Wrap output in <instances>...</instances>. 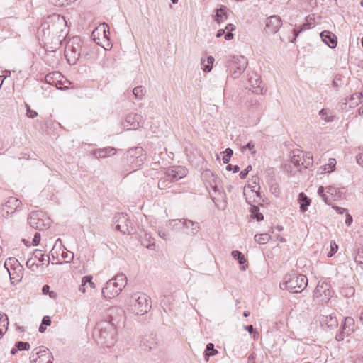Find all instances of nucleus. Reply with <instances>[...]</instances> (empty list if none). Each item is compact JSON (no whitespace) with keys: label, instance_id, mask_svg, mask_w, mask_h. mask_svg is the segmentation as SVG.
I'll list each match as a JSON object with an SVG mask.
<instances>
[{"label":"nucleus","instance_id":"f257e3e1","mask_svg":"<svg viewBox=\"0 0 363 363\" xmlns=\"http://www.w3.org/2000/svg\"><path fill=\"white\" fill-rule=\"evenodd\" d=\"M67 25L65 18L59 14L48 16L38 29V33H43L45 40L50 38L60 37Z\"/></svg>","mask_w":363,"mask_h":363},{"label":"nucleus","instance_id":"f03ea898","mask_svg":"<svg viewBox=\"0 0 363 363\" xmlns=\"http://www.w3.org/2000/svg\"><path fill=\"white\" fill-rule=\"evenodd\" d=\"M116 334V325L112 317L97 323L93 331L94 337L108 347L113 344Z\"/></svg>","mask_w":363,"mask_h":363},{"label":"nucleus","instance_id":"7ed1b4c3","mask_svg":"<svg viewBox=\"0 0 363 363\" xmlns=\"http://www.w3.org/2000/svg\"><path fill=\"white\" fill-rule=\"evenodd\" d=\"M307 284L308 279L305 275L291 272L285 275L284 280L279 284V287L291 293H300Z\"/></svg>","mask_w":363,"mask_h":363},{"label":"nucleus","instance_id":"20e7f679","mask_svg":"<svg viewBox=\"0 0 363 363\" xmlns=\"http://www.w3.org/2000/svg\"><path fill=\"white\" fill-rule=\"evenodd\" d=\"M128 310L135 315H143L151 308L150 298L145 294L135 293L127 301Z\"/></svg>","mask_w":363,"mask_h":363},{"label":"nucleus","instance_id":"39448f33","mask_svg":"<svg viewBox=\"0 0 363 363\" xmlns=\"http://www.w3.org/2000/svg\"><path fill=\"white\" fill-rule=\"evenodd\" d=\"M83 55L86 56L88 53L83 50L80 37H72L67 42L65 49V56L68 63L69 65H75Z\"/></svg>","mask_w":363,"mask_h":363},{"label":"nucleus","instance_id":"423d86ee","mask_svg":"<svg viewBox=\"0 0 363 363\" xmlns=\"http://www.w3.org/2000/svg\"><path fill=\"white\" fill-rule=\"evenodd\" d=\"M28 223L30 227L43 230L50 227V219L42 211H33L28 218Z\"/></svg>","mask_w":363,"mask_h":363},{"label":"nucleus","instance_id":"0eeeda50","mask_svg":"<svg viewBox=\"0 0 363 363\" xmlns=\"http://www.w3.org/2000/svg\"><path fill=\"white\" fill-rule=\"evenodd\" d=\"M247 60L242 55L233 56L228 60V66L231 76L236 79L245 71L247 65Z\"/></svg>","mask_w":363,"mask_h":363},{"label":"nucleus","instance_id":"6e6552de","mask_svg":"<svg viewBox=\"0 0 363 363\" xmlns=\"http://www.w3.org/2000/svg\"><path fill=\"white\" fill-rule=\"evenodd\" d=\"M30 359L32 363H52L53 356L47 347L41 346L32 351Z\"/></svg>","mask_w":363,"mask_h":363},{"label":"nucleus","instance_id":"1a4fd4ad","mask_svg":"<svg viewBox=\"0 0 363 363\" xmlns=\"http://www.w3.org/2000/svg\"><path fill=\"white\" fill-rule=\"evenodd\" d=\"M11 264V270L7 268L8 272L9 274V277L11 280V283L13 284L18 283L23 276V267L18 262V261L15 258H9L5 262V266L7 264Z\"/></svg>","mask_w":363,"mask_h":363},{"label":"nucleus","instance_id":"9d476101","mask_svg":"<svg viewBox=\"0 0 363 363\" xmlns=\"http://www.w3.org/2000/svg\"><path fill=\"white\" fill-rule=\"evenodd\" d=\"M114 225L115 228L123 234H130L133 230L128 215L123 213L115 216Z\"/></svg>","mask_w":363,"mask_h":363},{"label":"nucleus","instance_id":"9b49d317","mask_svg":"<svg viewBox=\"0 0 363 363\" xmlns=\"http://www.w3.org/2000/svg\"><path fill=\"white\" fill-rule=\"evenodd\" d=\"M282 25L281 18L277 15L271 16L267 18L264 32L267 34H275Z\"/></svg>","mask_w":363,"mask_h":363},{"label":"nucleus","instance_id":"f8f14e48","mask_svg":"<svg viewBox=\"0 0 363 363\" xmlns=\"http://www.w3.org/2000/svg\"><path fill=\"white\" fill-rule=\"evenodd\" d=\"M202 178L207 188H211L215 193L220 191L218 187L220 181L211 170H205L202 173Z\"/></svg>","mask_w":363,"mask_h":363},{"label":"nucleus","instance_id":"ddd939ff","mask_svg":"<svg viewBox=\"0 0 363 363\" xmlns=\"http://www.w3.org/2000/svg\"><path fill=\"white\" fill-rule=\"evenodd\" d=\"M121 291V288L118 286L116 281L110 279L102 289V295L106 298H112L118 296Z\"/></svg>","mask_w":363,"mask_h":363},{"label":"nucleus","instance_id":"4468645a","mask_svg":"<svg viewBox=\"0 0 363 363\" xmlns=\"http://www.w3.org/2000/svg\"><path fill=\"white\" fill-rule=\"evenodd\" d=\"M186 175V170L180 167H173L168 169L165 172V176L170 182H175L183 178Z\"/></svg>","mask_w":363,"mask_h":363},{"label":"nucleus","instance_id":"2eb2a0df","mask_svg":"<svg viewBox=\"0 0 363 363\" xmlns=\"http://www.w3.org/2000/svg\"><path fill=\"white\" fill-rule=\"evenodd\" d=\"M20 202L16 198H10L2 208V216L8 217L15 213L17 207L19 206Z\"/></svg>","mask_w":363,"mask_h":363},{"label":"nucleus","instance_id":"dca6fc26","mask_svg":"<svg viewBox=\"0 0 363 363\" xmlns=\"http://www.w3.org/2000/svg\"><path fill=\"white\" fill-rule=\"evenodd\" d=\"M182 228H184L185 233L191 235L196 234L200 230L199 223L188 219H182Z\"/></svg>","mask_w":363,"mask_h":363},{"label":"nucleus","instance_id":"f3484780","mask_svg":"<svg viewBox=\"0 0 363 363\" xmlns=\"http://www.w3.org/2000/svg\"><path fill=\"white\" fill-rule=\"evenodd\" d=\"M320 38L328 47L334 48L337 46V37L328 30H323L320 33Z\"/></svg>","mask_w":363,"mask_h":363},{"label":"nucleus","instance_id":"a211bd4d","mask_svg":"<svg viewBox=\"0 0 363 363\" xmlns=\"http://www.w3.org/2000/svg\"><path fill=\"white\" fill-rule=\"evenodd\" d=\"M143 120V116L141 115L137 114V113H129L126 116L125 118V123L129 124L130 128H128V129H133L136 130L138 129L140 125V123Z\"/></svg>","mask_w":363,"mask_h":363},{"label":"nucleus","instance_id":"6ab92c4d","mask_svg":"<svg viewBox=\"0 0 363 363\" xmlns=\"http://www.w3.org/2000/svg\"><path fill=\"white\" fill-rule=\"evenodd\" d=\"M324 294L325 299V301L327 302L330 297H331V291L329 289V285L326 283H323L321 284H318L315 290V295L318 297L321 296L322 294Z\"/></svg>","mask_w":363,"mask_h":363},{"label":"nucleus","instance_id":"aec40b11","mask_svg":"<svg viewBox=\"0 0 363 363\" xmlns=\"http://www.w3.org/2000/svg\"><path fill=\"white\" fill-rule=\"evenodd\" d=\"M140 346L145 351H150L156 347L157 342L153 337L148 336L140 340Z\"/></svg>","mask_w":363,"mask_h":363},{"label":"nucleus","instance_id":"412c9836","mask_svg":"<svg viewBox=\"0 0 363 363\" xmlns=\"http://www.w3.org/2000/svg\"><path fill=\"white\" fill-rule=\"evenodd\" d=\"M116 153V149L112 147L97 149L93 151L92 154L96 158H104L107 156L113 155Z\"/></svg>","mask_w":363,"mask_h":363},{"label":"nucleus","instance_id":"4be33fe9","mask_svg":"<svg viewBox=\"0 0 363 363\" xmlns=\"http://www.w3.org/2000/svg\"><path fill=\"white\" fill-rule=\"evenodd\" d=\"M354 320L351 317H346L344 318V323L341 325L340 330L345 333L346 335H349L354 330Z\"/></svg>","mask_w":363,"mask_h":363},{"label":"nucleus","instance_id":"5701e85b","mask_svg":"<svg viewBox=\"0 0 363 363\" xmlns=\"http://www.w3.org/2000/svg\"><path fill=\"white\" fill-rule=\"evenodd\" d=\"M298 201L300 204V211L303 213L308 210V207L310 206L311 202V199L303 192L299 194Z\"/></svg>","mask_w":363,"mask_h":363},{"label":"nucleus","instance_id":"b1692460","mask_svg":"<svg viewBox=\"0 0 363 363\" xmlns=\"http://www.w3.org/2000/svg\"><path fill=\"white\" fill-rule=\"evenodd\" d=\"M228 18L227 8L225 6H221L220 8L216 10V14L214 16V21L218 23L225 21Z\"/></svg>","mask_w":363,"mask_h":363},{"label":"nucleus","instance_id":"393cba45","mask_svg":"<svg viewBox=\"0 0 363 363\" xmlns=\"http://www.w3.org/2000/svg\"><path fill=\"white\" fill-rule=\"evenodd\" d=\"M321 322L326 324L328 328L330 329L336 328L338 325L337 318L333 314H330L329 315L323 316L322 318Z\"/></svg>","mask_w":363,"mask_h":363},{"label":"nucleus","instance_id":"a878e982","mask_svg":"<svg viewBox=\"0 0 363 363\" xmlns=\"http://www.w3.org/2000/svg\"><path fill=\"white\" fill-rule=\"evenodd\" d=\"M128 154L131 157H136L140 162H143L145 159L143 155V149L140 147L131 148L128 150Z\"/></svg>","mask_w":363,"mask_h":363},{"label":"nucleus","instance_id":"bb28decb","mask_svg":"<svg viewBox=\"0 0 363 363\" xmlns=\"http://www.w3.org/2000/svg\"><path fill=\"white\" fill-rule=\"evenodd\" d=\"M166 227L172 230L177 231L182 228V219L169 220L167 222Z\"/></svg>","mask_w":363,"mask_h":363},{"label":"nucleus","instance_id":"cd10ccee","mask_svg":"<svg viewBox=\"0 0 363 363\" xmlns=\"http://www.w3.org/2000/svg\"><path fill=\"white\" fill-rule=\"evenodd\" d=\"M231 255L233 257L234 259L238 261L240 265H242L241 269L242 270H245L247 266L243 265V264H245L246 261L244 255L238 250H233L231 252Z\"/></svg>","mask_w":363,"mask_h":363},{"label":"nucleus","instance_id":"c85d7f7f","mask_svg":"<svg viewBox=\"0 0 363 363\" xmlns=\"http://www.w3.org/2000/svg\"><path fill=\"white\" fill-rule=\"evenodd\" d=\"M250 212L252 218L256 219L257 221H261L264 219V216L259 212V207L255 205H251Z\"/></svg>","mask_w":363,"mask_h":363},{"label":"nucleus","instance_id":"c756f323","mask_svg":"<svg viewBox=\"0 0 363 363\" xmlns=\"http://www.w3.org/2000/svg\"><path fill=\"white\" fill-rule=\"evenodd\" d=\"M319 115L321 116V118L325 122H331L334 120V116L332 115V113L326 108H322L319 111Z\"/></svg>","mask_w":363,"mask_h":363},{"label":"nucleus","instance_id":"7c9ffc66","mask_svg":"<svg viewBox=\"0 0 363 363\" xmlns=\"http://www.w3.org/2000/svg\"><path fill=\"white\" fill-rule=\"evenodd\" d=\"M327 195L329 196L331 201L333 200H336L337 198L340 196V191L334 186H329L326 188Z\"/></svg>","mask_w":363,"mask_h":363},{"label":"nucleus","instance_id":"2f4dec72","mask_svg":"<svg viewBox=\"0 0 363 363\" xmlns=\"http://www.w3.org/2000/svg\"><path fill=\"white\" fill-rule=\"evenodd\" d=\"M111 280H114V281H116L118 286H119L121 290L126 285L127 283V278L125 275L123 274L116 275L113 279H111Z\"/></svg>","mask_w":363,"mask_h":363},{"label":"nucleus","instance_id":"473e14b6","mask_svg":"<svg viewBox=\"0 0 363 363\" xmlns=\"http://www.w3.org/2000/svg\"><path fill=\"white\" fill-rule=\"evenodd\" d=\"M363 97L362 93H354L351 95L350 98V106H356L361 102V99Z\"/></svg>","mask_w":363,"mask_h":363},{"label":"nucleus","instance_id":"72a5a7b5","mask_svg":"<svg viewBox=\"0 0 363 363\" xmlns=\"http://www.w3.org/2000/svg\"><path fill=\"white\" fill-rule=\"evenodd\" d=\"M270 235L267 233H262L260 235H255V240L259 244L263 245L268 242L270 240Z\"/></svg>","mask_w":363,"mask_h":363},{"label":"nucleus","instance_id":"f704fd0d","mask_svg":"<svg viewBox=\"0 0 363 363\" xmlns=\"http://www.w3.org/2000/svg\"><path fill=\"white\" fill-rule=\"evenodd\" d=\"M146 91L142 86H138L133 89V94L137 99L141 100L145 96Z\"/></svg>","mask_w":363,"mask_h":363},{"label":"nucleus","instance_id":"c9c22d12","mask_svg":"<svg viewBox=\"0 0 363 363\" xmlns=\"http://www.w3.org/2000/svg\"><path fill=\"white\" fill-rule=\"evenodd\" d=\"M205 60L201 59V64L203 65V71L209 72L213 68V64L214 62V58L212 56L207 57V65L204 64Z\"/></svg>","mask_w":363,"mask_h":363},{"label":"nucleus","instance_id":"e433bc0d","mask_svg":"<svg viewBox=\"0 0 363 363\" xmlns=\"http://www.w3.org/2000/svg\"><path fill=\"white\" fill-rule=\"evenodd\" d=\"M235 30V26L233 24H228L225 28V30H227V33L225 34V39L226 40H230L233 38V34L232 32Z\"/></svg>","mask_w":363,"mask_h":363},{"label":"nucleus","instance_id":"4c0bfd02","mask_svg":"<svg viewBox=\"0 0 363 363\" xmlns=\"http://www.w3.org/2000/svg\"><path fill=\"white\" fill-rule=\"evenodd\" d=\"M33 257L35 258V259H38L40 262H41L42 265L45 264V256L44 253L43 252V250L36 249L33 252Z\"/></svg>","mask_w":363,"mask_h":363},{"label":"nucleus","instance_id":"58836bf2","mask_svg":"<svg viewBox=\"0 0 363 363\" xmlns=\"http://www.w3.org/2000/svg\"><path fill=\"white\" fill-rule=\"evenodd\" d=\"M26 265L28 269H31L33 272H36L37 269L39 268V264L35 263L34 257H30L28 259Z\"/></svg>","mask_w":363,"mask_h":363},{"label":"nucleus","instance_id":"ea45409f","mask_svg":"<svg viewBox=\"0 0 363 363\" xmlns=\"http://www.w3.org/2000/svg\"><path fill=\"white\" fill-rule=\"evenodd\" d=\"M318 195L323 199L325 203L330 204L331 202V199L329 196L327 195V193H325V189L323 186H320L318 189Z\"/></svg>","mask_w":363,"mask_h":363},{"label":"nucleus","instance_id":"a19ab883","mask_svg":"<svg viewBox=\"0 0 363 363\" xmlns=\"http://www.w3.org/2000/svg\"><path fill=\"white\" fill-rule=\"evenodd\" d=\"M217 353H218V350L214 348V345L213 343H208L206 345V348L205 350L206 357H209V356H213Z\"/></svg>","mask_w":363,"mask_h":363},{"label":"nucleus","instance_id":"79ce46f5","mask_svg":"<svg viewBox=\"0 0 363 363\" xmlns=\"http://www.w3.org/2000/svg\"><path fill=\"white\" fill-rule=\"evenodd\" d=\"M158 235L161 238H162L164 240L169 239V228H167V227L164 228L163 226L159 227L158 228Z\"/></svg>","mask_w":363,"mask_h":363},{"label":"nucleus","instance_id":"37998d69","mask_svg":"<svg viewBox=\"0 0 363 363\" xmlns=\"http://www.w3.org/2000/svg\"><path fill=\"white\" fill-rule=\"evenodd\" d=\"M223 162L224 164H228L230 157H232L233 154V151L230 148H227L224 152H223Z\"/></svg>","mask_w":363,"mask_h":363},{"label":"nucleus","instance_id":"c03bdc74","mask_svg":"<svg viewBox=\"0 0 363 363\" xmlns=\"http://www.w3.org/2000/svg\"><path fill=\"white\" fill-rule=\"evenodd\" d=\"M15 346L18 350H28L30 349V344L27 342L18 341L16 342Z\"/></svg>","mask_w":363,"mask_h":363},{"label":"nucleus","instance_id":"a18cd8bd","mask_svg":"<svg viewBox=\"0 0 363 363\" xmlns=\"http://www.w3.org/2000/svg\"><path fill=\"white\" fill-rule=\"evenodd\" d=\"M92 277L90 276H86L82 278V286L79 288V290L83 293L85 292V289L84 286L88 282L91 286H93L94 284L91 281Z\"/></svg>","mask_w":363,"mask_h":363},{"label":"nucleus","instance_id":"49530a36","mask_svg":"<svg viewBox=\"0 0 363 363\" xmlns=\"http://www.w3.org/2000/svg\"><path fill=\"white\" fill-rule=\"evenodd\" d=\"M336 165V160L334 158H330L329 160V162L328 164H326L324 167V170L327 171L328 172H332Z\"/></svg>","mask_w":363,"mask_h":363},{"label":"nucleus","instance_id":"de8ad7c7","mask_svg":"<svg viewBox=\"0 0 363 363\" xmlns=\"http://www.w3.org/2000/svg\"><path fill=\"white\" fill-rule=\"evenodd\" d=\"M170 181L167 179V177L162 178L158 182V187L160 189H164L166 187L169 186L170 184Z\"/></svg>","mask_w":363,"mask_h":363},{"label":"nucleus","instance_id":"09e8293b","mask_svg":"<svg viewBox=\"0 0 363 363\" xmlns=\"http://www.w3.org/2000/svg\"><path fill=\"white\" fill-rule=\"evenodd\" d=\"M354 261L359 264H363V248L358 250L357 255L354 257Z\"/></svg>","mask_w":363,"mask_h":363},{"label":"nucleus","instance_id":"8fccbe9b","mask_svg":"<svg viewBox=\"0 0 363 363\" xmlns=\"http://www.w3.org/2000/svg\"><path fill=\"white\" fill-rule=\"evenodd\" d=\"M301 157L299 155H294L291 157V162L294 166L299 167L301 163Z\"/></svg>","mask_w":363,"mask_h":363},{"label":"nucleus","instance_id":"3c124183","mask_svg":"<svg viewBox=\"0 0 363 363\" xmlns=\"http://www.w3.org/2000/svg\"><path fill=\"white\" fill-rule=\"evenodd\" d=\"M338 249L337 245L335 242H331L330 243V252L328 254V257H332Z\"/></svg>","mask_w":363,"mask_h":363},{"label":"nucleus","instance_id":"603ef678","mask_svg":"<svg viewBox=\"0 0 363 363\" xmlns=\"http://www.w3.org/2000/svg\"><path fill=\"white\" fill-rule=\"evenodd\" d=\"M254 148L255 144L252 142H249L246 145L242 147V151L243 152L245 150H249L252 154H255V151L254 150Z\"/></svg>","mask_w":363,"mask_h":363},{"label":"nucleus","instance_id":"864d4df0","mask_svg":"<svg viewBox=\"0 0 363 363\" xmlns=\"http://www.w3.org/2000/svg\"><path fill=\"white\" fill-rule=\"evenodd\" d=\"M26 111H27V113H26V115L28 118H34L35 117L37 116L38 113L36 111L32 110L30 108V107L28 105H26Z\"/></svg>","mask_w":363,"mask_h":363},{"label":"nucleus","instance_id":"5fc2aeb1","mask_svg":"<svg viewBox=\"0 0 363 363\" xmlns=\"http://www.w3.org/2000/svg\"><path fill=\"white\" fill-rule=\"evenodd\" d=\"M252 169V166L251 165H248L247 167V168L244 170H242L240 173V177L241 179H245L246 177L247 176L249 172Z\"/></svg>","mask_w":363,"mask_h":363},{"label":"nucleus","instance_id":"6e6d98bb","mask_svg":"<svg viewBox=\"0 0 363 363\" xmlns=\"http://www.w3.org/2000/svg\"><path fill=\"white\" fill-rule=\"evenodd\" d=\"M40 235L39 233H35L34 238H33L32 243L33 245L36 246L40 243Z\"/></svg>","mask_w":363,"mask_h":363},{"label":"nucleus","instance_id":"4d7b16f0","mask_svg":"<svg viewBox=\"0 0 363 363\" xmlns=\"http://www.w3.org/2000/svg\"><path fill=\"white\" fill-rule=\"evenodd\" d=\"M313 157H308L306 159H304L303 162H301V164L303 165L306 168H308L309 165L312 164Z\"/></svg>","mask_w":363,"mask_h":363},{"label":"nucleus","instance_id":"13d9d810","mask_svg":"<svg viewBox=\"0 0 363 363\" xmlns=\"http://www.w3.org/2000/svg\"><path fill=\"white\" fill-rule=\"evenodd\" d=\"M226 170L227 171H230L232 170L233 173H237L239 172L240 170V167L238 165H232V164H228L227 167H226Z\"/></svg>","mask_w":363,"mask_h":363},{"label":"nucleus","instance_id":"bf43d9fd","mask_svg":"<svg viewBox=\"0 0 363 363\" xmlns=\"http://www.w3.org/2000/svg\"><path fill=\"white\" fill-rule=\"evenodd\" d=\"M252 90V92H255L256 94L262 93V88L260 87L259 84H257L256 86H254L252 84V88L250 89Z\"/></svg>","mask_w":363,"mask_h":363},{"label":"nucleus","instance_id":"052dcab7","mask_svg":"<svg viewBox=\"0 0 363 363\" xmlns=\"http://www.w3.org/2000/svg\"><path fill=\"white\" fill-rule=\"evenodd\" d=\"M42 324L45 326L50 325V324H51L50 318L48 315L44 316L42 320Z\"/></svg>","mask_w":363,"mask_h":363},{"label":"nucleus","instance_id":"680f3d73","mask_svg":"<svg viewBox=\"0 0 363 363\" xmlns=\"http://www.w3.org/2000/svg\"><path fill=\"white\" fill-rule=\"evenodd\" d=\"M345 336L346 335L345 333H342V331L340 330V332L335 335V339L337 341H342L344 340Z\"/></svg>","mask_w":363,"mask_h":363},{"label":"nucleus","instance_id":"e2e57ef3","mask_svg":"<svg viewBox=\"0 0 363 363\" xmlns=\"http://www.w3.org/2000/svg\"><path fill=\"white\" fill-rule=\"evenodd\" d=\"M106 27H108L107 25H106L105 23H104L102 25V26L99 27V28H97V30H103V35H104V37L105 38H108V35L109 34V31L108 30V34L106 33Z\"/></svg>","mask_w":363,"mask_h":363},{"label":"nucleus","instance_id":"0e129e2a","mask_svg":"<svg viewBox=\"0 0 363 363\" xmlns=\"http://www.w3.org/2000/svg\"><path fill=\"white\" fill-rule=\"evenodd\" d=\"M357 162L363 167V154H358L356 157Z\"/></svg>","mask_w":363,"mask_h":363},{"label":"nucleus","instance_id":"69168bd1","mask_svg":"<svg viewBox=\"0 0 363 363\" xmlns=\"http://www.w3.org/2000/svg\"><path fill=\"white\" fill-rule=\"evenodd\" d=\"M155 246V240L154 238H152L150 236L149 237V239H148V243L147 244L146 247L147 248H152V247H154Z\"/></svg>","mask_w":363,"mask_h":363},{"label":"nucleus","instance_id":"338daca9","mask_svg":"<svg viewBox=\"0 0 363 363\" xmlns=\"http://www.w3.org/2000/svg\"><path fill=\"white\" fill-rule=\"evenodd\" d=\"M352 223V217L350 214L347 213L346 214V219H345V223L347 225H350Z\"/></svg>","mask_w":363,"mask_h":363},{"label":"nucleus","instance_id":"774afa93","mask_svg":"<svg viewBox=\"0 0 363 363\" xmlns=\"http://www.w3.org/2000/svg\"><path fill=\"white\" fill-rule=\"evenodd\" d=\"M333 208H335L336 210V211L340 213V214H342L343 213H345L346 211V209L344 208H342V207H339V206H333Z\"/></svg>","mask_w":363,"mask_h":363}]
</instances>
